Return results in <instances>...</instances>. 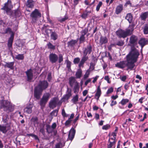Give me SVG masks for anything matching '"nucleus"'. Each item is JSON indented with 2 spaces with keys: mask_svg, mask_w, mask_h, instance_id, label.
Here are the masks:
<instances>
[{
  "mask_svg": "<svg viewBox=\"0 0 148 148\" xmlns=\"http://www.w3.org/2000/svg\"><path fill=\"white\" fill-rule=\"evenodd\" d=\"M139 55L138 51L134 47H132L130 52L126 56V61H123L117 63L115 64V66L121 69H123L127 66L128 69L132 70L135 66L134 63L137 62Z\"/></svg>",
  "mask_w": 148,
  "mask_h": 148,
  "instance_id": "nucleus-1",
  "label": "nucleus"
},
{
  "mask_svg": "<svg viewBox=\"0 0 148 148\" xmlns=\"http://www.w3.org/2000/svg\"><path fill=\"white\" fill-rule=\"evenodd\" d=\"M134 24L130 25L128 28L127 29L126 31H124L121 29L118 30L116 31V34L119 38H125L127 36L132 34L134 30Z\"/></svg>",
  "mask_w": 148,
  "mask_h": 148,
  "instance_id": "nucleus-2",
  "label": "nucleus"
},
{
  "mask_svg": "<svg viewBox=\"0 0 148 148\" xmlns=\"http://www.w3.org/2000/svg\"><path fill=\"white\" fill-rule=\"evenodd\" d=\"M1 108L3 109L4 111L8 112H12L13 110V108L10 102L8 101H4L2 103Z\"/></svg>",
  "mask_w": 148,
  "mask_h": 148,
  "instance_id": "nucleus-3",
  "label": "nucleus"
},
{
  "mask_svg": "<svg viewBox=\"0 0 148 148\" xmlns=\"http://www.w3.org/2000/svg\"><path fill=\"white\" fill-rule=\"evenodd\" d=\"M30 16L32 18V21L35 23L36 22L37 18L41 17V14L37 9H35L31 14Z\"/></svg>",
  "mask_w": 148,
  "mask_h": 148,
  "instance_id": "nucleus-4",
  "label": "nucleus"
},
{
  "mask_svg": "<svg viewBox=\"0 0 148 148\" xmlns=\"http://www.w3.org/2000/svg\"><path fill=\"white\" fill-rule=\"evenodd\" d=\"M50 94L49 93H45L40 101V104L41 106H44L50 98Z\"/></svg>",
  "mask_w": 148,
  "mask_h": 148,
  "instance_id": "nucleus-5",
  "label": "nucleus"
},
{
  "mask_svg": "<svg viewBox=\"0 0 148 148\" xmlns=\"http://www.w3.org/2000/svg\"><path fill=\"white\" fill-rule=\"evenodd\" d=\"M48 86V84L47 81H40L38 86L36 87L42 91L43 90L46 89Z\"/></svg>",
  "mask_w": 148,
  "mask_h": 148,
  "instance_id": "nucleus-6",
  "label": "nucleus"
},
{
  "mask_svg": "<svg viewBox=\"0 0 148 148\" xmlns=\"http://www.w3.org/2000/svg\"><path fill=\"white\" fill-rule=\"evenodd\" d=\"M12 7L11 1L10 0H8L7 2L5 4L4 6L1 9L5 10L8 12L10 11Z\"/></svg>",
  "mask_w": 148,
  "mask_h": 148,
  "instance_id": "nucleus-7",
  "label": "nucleus"
},
{
  "mask_svg": "<svg viewBox=\"0 0 148 148\" xmlns=\"http://www.w3.org/2000/svg\"><path fill=\"white\" fill-rule=\"evenodd\" d=\"M58 99L57 97L53 98L49 103V106L51 108H53L56 107Z\"/></svg>",
  "mask_w": 148,
  "mask_h": 148,
  "instance_id": "nucleus-8",
  "label": "nucleus"
},
{
  "mask_svg": "<svg viewBox=\"0 0 148 148\" xmlns=\"http://www.w3.org/2000/svg\"><path fill=\"white\" fill-rule=\"evenodd\" d=\"M49 60L51 63H55L58 60V56L56 54L51 53L49 56Z\"/></svg>",
  "mask_w": 148,
  "mask_h": 148,
  "instance_id": "nucleus-9",
  "label": "nucleus"
},
{
  "mask_svg": "<svg viewBox=\"0 0 148 148\" xmlns=\"http://www.w3.org/2000/svg\"><path fill=\"white\" fill-rule=\"evenodd\" d=\"M33 71L31 69L27 70L25 72V73L27 77V81L30 82L33 78Z\"/></svg>",
  "mask_w": 148,
  "mask_h": 148,
  "instance_id": "nucleus-10",
  "label": "nucleus"
},
{
  "mask_svg": "<svg viewBox=\"0 0 148 148\" xmlns=\"http://www.w3.org/2000/svg\"><path fill=\"white\" fill-rule=\"evenodd\" d=\"M92 51V47L91 45L89 44L85 48L83 51V54L87 55L88 54H90Z\"/></svg>",
  "mask_w": 148,
  "mask_h": 148,
  "instance_id": "nucleus-11",
  "label": "nucleus"
},
{
  "mask_svg": "<svg viewBox=\"0 0 148 148\" xmlns=\"http://www.w3.org/2000/svg\"><path fill=\"white\" fill-rule=\"evenodd\" d=\"M42 91L36 87V88L34 91V96L37 99H39L42 95Z\"/></svg>",
  "mask_w": 148,
  "mask_h": 148,
  "instance_id": "nucleus-12",
  "label": "nucleus"
},
{
  "mask_svg": "<svg viewBox=\"0 0 148 148\" xmlns=\"http://www.w3.org/2000/svg\"><path fill=\"white\" fill-rule=\"evenodd\" d=\"M148 43V39L145 38H141L139 41L138 43L143 48Z\"/></svg>",
  "mask_w": 148,
  "mask_h": 148,
  "instance_id": "nucleus-13",
  "label": "nucleus"
},
{
  "mask_svg": "<svg viewBox=\"0 0 148 148\" xmlns=\"http://www.w3.org/2000/svg\"><path fill=\"white\" fill-rule=\"evenodd\" d=\"M108 42V39L106 37L101 36L100 38L98 44L100 46H101L107 43Z\"/></svg>",
  "mask_w": 148,
  "mask_h": 148,
  "instance_id": "nucleus-14",
  "label": "nucleus"
},
{
  "mask_svg": "<svg viewBox=\"0 0 148 148\" xmlns=\"http://www.w3.org/2000/svg\"><path fill=\"white\" fill-rule=\"evenodd\" d=\"M88 57L87 56V55L83 54V56L79 64V67L80 68L81 67H83L84 64L85 62L88 60Z\"/></svg>",
  "mask_w": 148,
  "mask_h": 148,
  "instance_id": "nucleus-15",
  "label": "nucleus"
},
{
  "mask_svg": "<svg viewBox=\"0 0 148 148\" xmlns=\"http://www.w3.org/2000/svg\"><path fill=\"white\" fill-rule=\"evenodd\" d=\"M75 133V130L74 128H72L70 130L68 135V138L71 141L74 138Z\"/></svg>",
  "mask_w": 148,
  "mask_h": 148,
  "instance_id": "nucleus-16",
  "label": "nucleus"
},
{
  "mask_svg": "<svg viewBox=\"0 0 148 148\" xmlns=\"http://www.w3.org/2000/svg\"><path fill=\"white\" fill-rule=\"evenodd\" d=\"M69 81L70 85L71 87H73V86H74L76 84L78 83L77 82L75 77H71L69 78Z\"/></svg>",
  "mask_w": 148,
  "mask_h": 148,
  "instance_id": "nucleus-17",
  "label": "nucleus"
},
{
  "mask_svg": "<svg viewBox=\"0 0 148 148\" xmlns=\"http://www.w3.org/2000/svg\"><path fill=\"white\" fill-rule=\"evenodd\" d=\"M33 106L31 104H29L27 106L24 110V112H26L28 114H30L32 112V108Z\"/></svg>",
  "mask_w": 148,
  "mask_h": 148,
  "instance_id": "nucleus-18",
  "label": "nucleus"
},
{
  "mask_svg": "<svg viewBox=\"0 0 148 148\" xmlns=\"http://www.w3.org/2000/svg\"><path fill=\"white\" fill-rule=\"evenodd\" d=\"M13 39V35L12 34L9 38L8 43V47L10 50H11V48H12V46Z\"/></svg>",
  "mask_w": 148,
  "mask_h": 148,
  "instance_id": "nucleus-19",
  "label": "nucleus"
},
{
  "mask_svg": "<svg viewBox=\"0 0 148 148\" xmlns=\"http://www.w3.org/2000/svg\"><path fill=\"white\" fill-rule=\"evenodd\" d=\"M148 16V12H146L141 14L140 18L141 20L145 21Z\"/></svg>",
  "mask_w": 148,
  "mask_h": 148,
  "instance_id": "nucleus-20",
  "label": "nucleus"
},
{
  "mask_svg": "<svg viewBox=\"0 0 148 148\" xmlns=\"http://www.w3.org/2000/svg\"><path fill=\"white\" fill-rule=\"evenodd\" d=\"M137 37L135 35H132L130 38V42L131 44H134L137 42Z\"/></svg>",
  "mask_w": 148,
  "mask_h": 148,
  "instance_id": "nucleus-21",
  "label": "nucleus"
},
{
  "mask_svg": "<svg viewBox=\"0 0 148 148\" xmlns=\"http://www.w3.org/2000/svg\"><path fill=\"white\" fill-rule=\"evenodd\" d=\"M51 32V39L54 40H57L58 38V35L55 32H51L52 29H49Z\"/></svg>",
  "mask_w": 148,
  "mask_h": 148,
  "instance_id": "nucleus-22",
  "label": "nucleus"
},
{
  "mask_svg": "<svg viewBox=\"0 0 148 148\" xmlns=\"http://www.w3.org/2000/svg\"><path fill=\"white\" fill-rule=\"evenodd\" d=\"M123 5L120 4L118 5L116 9L115 13L117 14H118L120 13L123 10Z\"/></svg>",
  "mask_w": 148,
  "mask_h": 148,
  "instance_id": "nucleus-23",
  "label": "nucleus"
},
{
  "mask_svg": "<svg viewBox=\"0 0 148 148\" xmlns=\"http://www.w3.org/2000/svg\"><path fill=\"white\" fill-rule=\"evenodd\" d=\"M101 94V90L100 89V86H98L97 87V91L95 95V98L97 100H99Z\"/></svg>",
  "mask_w": 148,
  "mask_h": 148,
  "instance_id": "nucleus-24",
  "label": "nucleus"
},
{
  "mask_svg": "<svg viewBox=\"0 0 148 148\" xmlns=\"http://www.w3.org/2000/svg\"><path fill=\"white\" fill-rule=\"evenodd\" d=\"M5 64L4 66L5 67H7L10 69H14L13 65L14 64V62H5Z\"/></svg>",
  "mask_w": 148,
  "mask_h": 148,
  "instance_id": "nucleus-25",
  "label": "nucleus"
},
{
  "mask_svg": "<svg viewBox=\"0 0 148 148\" xmlns=\"http://www.w3.org/2000/svg\"><path fill=\"white\" fill-rule=\"evenodd\" d=\"M115 140H114L112 142L110 141V139L109 140L108 143L107 144L108 148H115Z\"/></svg>",
  "mask_w": 148,
  "mask_h": 148,
  "instance_id": "nucleus-26",
  "label": "nucleus"
},
{
  "mask_svg": "<svg viewBox=\"0 0 148 148\" xmlns=\"http://www.w3.org/2000/svg\"><path fill=\"white\" fill-rule=\"evenodd\" d=\"M125 18L130 23H131L132 21L133 16L131 13H128L127 14L125 17Z\"/></svg>",
  "mask_w": 148,
  "mask_h": 148,
  "instance_id": "nucleus-27",
  "label": "nucleus"
},
{
  "mask_svg": "<svg viewBox=\"0 0 148 148\" xmlns=\"http://www.w3.org/2000/svg\"><path fill=\"white\" fill-rule=\"evenodd\" d=\"M78 98V95L77 94L75 96L73 97V98L71 100V101L74 104H77L79 100Z\"/></svg>",
  "mask_w": 148,
  "mask_h": 148,
  "instance_id": "nucleus-28",
  "label": "nucleus"
},
{
  "mask_svg": "<svg viewBox=\"0 0 148 148\" xmlns=\"http://www.w3.org/2000/svg\"><path fill=\"white\" fill-rule=\"evenodd\" d=\"M34 1L32 0H28L27 2L26 6L29 8H32L34 6Z\"/></svg>",
  "mask_w": 148,
  "mask_h": 148,
  "instance_id": "nucleus-29",
  "label": "nucleus"
},
{
  "mask_svg": "<svg viewBox=\"0 0 148 148\" xmlns=\"http://www.w3.org/2000/svg\"><path fill=\"white\" fill-rule=\"evenodd\" d=\"M0 131L1 132L3 133H5L7 132V127L6 126L0 125Z\"/></svg>",
  "mask_w": 148,
  "mask_h": 148,
  "instance_id": "nucleus-30",
  "label": "nucleus"
},
{
  "mask_svg": "<svg viewBox=\"0 0 148 148\" xmlns=\"http://www.w3.org/2000/svg\"><path fill=\"white\" fill-rule=\"evenodd\" d=\"M74 92L75 94H77L79 90V83L76 84L74 86L73 89Z\"/></svg>",
  "mask_w": 148,
  "mask_h": 148,
  "instance_id": "nucleus-31",
  "label": "nucleus"
},
{
  "mask_svg": "<svg viewBox=\"0 0 148 148\" xmlns=\"http://www.w3.org/2000/svg\"><path fill=\"white\" fill-rule=\"evenodd\" d=\"M143 32L144 34L145 35L148 34V24H145L143 28Z\"/></svg>",
  "mask_w": 148,
  "mask_h": 148,
  "instance_id": "nucleus-32",
  "label": "nucleus"
},
{
  "mask_svg": "<svg viewBox=\"0 0 148 148\" xmlns=\"http://www.w3.org/2000/svg\"><path fill=\"white\" fill-rule=\"evenodd\" d=\"M82 71L81 69H79L76 73V77L77 78H79L82 76Z\"/></svg>",
  "mask_w": 148,
  "mask_h": 148,
  "instance_id": "nucleus-33",
  "label": "nucleus"
},
{
  "mask_svg": "<svg viewBox=\"0 0 148 148\" xmlns=\"http://www.w3.org/2000/svg\"><path fill=\"white\" fill-rule=\"evenodd\" d=\"M8 33L11 34V35L12 34H13L14 35L13 32H12L11 29L9 27H8L6 28L4 31V32L3 33V34H5Z\"/></svg>",
  "mask_w": 148,
  "mask_h": 148,
  "instance_id": "nucleus-34",
  "label": "nucleus"
},
{
  "mask_svg": "<svg viewBox=\"0 0 148 148\" xmlns=\"http://www.w3.org/2000/svg\"><path fill=\"white\" fill-rule=\"evenodd\" d=\"M24 57L23 54H18L16 55L15 58L19 60H22L24 59Z\"/></svg>",
  "mask_w": 148,
  "mask_h": 148,
  "instance_id": "nucleus-35",
  "label": "nucleus"
},
{
  "mask_svg": "<svg viewBox=\"0 0 148 148\" xmlns=\"http://www.w3.org/2000/svg\"><path fill=\"white\" fill-rule=\"evenodd\" d=\"M64 146V143L63 144L61 142H59L57 143L55 145V148H62Z\"/></svg>",
  "mask_w": 148,
  "mask_h": 148,
  "instance_id": "nucleus-36",
  "label": "nucleus"
},
{
  "mask_svg": "<svg viewBox=\"0 0 148 148\" xmlns=\"http://www.w3.org/2000/svg\"><path fill=\"white\" fill-rule=\"evenodd\" d=\"M48 48L50 49L54 50L55 49V46L53 45L51 42H49L47 44Z\"/></svg>",
  "mask_w": 148,
  "mask_h": 148,
  "instance_id": "nucleus-37",
  "label": "nucleus"
},
{
  "mask_svg": "<svg viewBox=\"0 0 148 148\" xmlns=\"http://www.w3.org/2000/svg\"><path fill=\"white\" fill-rule=\"evenodd\" d=\"M47 132L48 134L52 133L53 130V129L49 125L47 126Z\"/></svg>",
  "mask_w": 148,
  "mask_h": 148,
  "instance_id": "nucleus-38",
  "label": "nucleus"
},
{
  "mask_svg": "<svg viewBox=\"0 0 148 148\" xmlns=\"http://www.w3.org/2000/svg\"><path fill=\"white\" fill-rule=\"evenodd\" d=\"M129 101V100L128 99H123L120 102L122 105H124L126 104Z\"/></svg>",
  "mask_w": 148,
  "mask_h": 148,
  "instance_id": "nucleus-39",
  "label": "nucleus"
},
{
  "mask_svg": "<svg viewBox=\"0 0 148 148\" xmlns=\"http://www.w3.org/2000/svg\"><path fill=\"white\" fill-rule=\"evenodd\" d=\"M45 126L44 125H42L40 126V132H41L42 134L43 135H45V132L44 130Z\"/></svg>",
  "mask_w": 148,
  "mask_h": 148,
  "instance_id": "nucleus-40",
  "label": "nucleus"
},
{
  "mask_svg": "<svg viewBox=\"0 0 148 148\" xmlns=\"http://www.w3.org/2000/svg\"><path fill=\"white\" fill-rule=\"evenodd\" d=\"M77 42L76 40H72L68 42V45L71 46H73Z\"/></svg>",
  "mask_w": 148,
  "mask_h": 148,
  "instance_id": "nucleus-41",
  "label": "nucleus"
},
{
  "mask_svg": "<svg viewBox=\"0 0 148 148\" xmlns=\"http://www.w3.org/2000/svg\"><path fill=\"white\" fill-rule=\"evenodd\" d=\"M90 72V69H88L87 70L84 76V79H86L88 77Z\"/></svg>",
  "mask_w": 148,
  "mask_h": 148,
  "instance_id": "nucleus-42",
  "label": "nucleus"
},
{
  "mask_svg": "<svg viewBox=\"0 0 148 148\" xmlns=\"http://www.w3.org/2000/svg\"><path fill=\"white\" fill-rule=\"evenodd\" d=\"M58 62L61 63L63 61V57L62 55L61 54H60L58 55Z\"/></svg>",
  "mask_w": 148,
  "mask_h": 148,
  "instance_id": "nucleus-43",
  "label": "nucleus"
},
{
  "mask_svg": "<svg viewBox=\"0 0 148 148\" xmlns=\"http://www.w3.org/2000/svg\"><path fill=\"white\" fill-rule=\"evenodd\" d=\"M102 3L101 1L99 2L96 8V10L97 11H98L99 10L100 7L102 6Z\"/></svg>",
  "mask_w": 148,
  "mask_h": 148,
  "instance_id": "nucleus-44",
  "label": "nucleus"
},
{
  "mask_svg": "<svg viewBox=\"0 0 148 148\" xmlns=\"http://www.w3.org/2000/svg\"><path fill=\"white\" fill-rule=\"evenodd\" d=\"M58 110H53L51 113V114L52 116H56L57 115Z\"/></svg>",
  "mask_w": 148,
  "mask_h": 148,
  "instance_id": "nucleus-45",
  "label": "nucleus"
},
{
  "mask_svg": "<svg viewBox=\"0 0 148 148\" xmlns=\"http://www.w3.org/2000/svg\"><path fill=\"white\" fill-rule=\"evenodd\" d=\"M88 32V30L86 29H85L83 30L81 32V35L84 36L87 34Z\"/></svg>",
  "mask_w": 148,
  "mask_h": 148,
  "instance_id": "nucleus-46",
  "label": "nucleus"
},
{
  "mask_svg": "<svg viewBox=\"0 0 148 148\" xmlns=\"http://www.w3.org/2000/svg\"><path fill=\"white\" fill-rule=\"evenodd\" d=\"M66 94L67 95H68V96L70 97L72 95L71 93V89H69V88H67V90L66 92Z\"/></svg>",
  "mask_w": 148,
  "mask_h": 148,
  "instance_id": "nucleus-47",
  "label": "nucleus"
},
{
  "mask_svg": "<svg viewBox=\"0 0 148 148\" xmlns=\"http://www.w3.org/2000/svg\"><path fill=\"white\" fill-rule=\"evenodd\" d=\"M38 118L37 117H32L31 119V121L34 123V124L37 123Z\"/></svg>",
  "mask_w": 148,
  "mask_h": 148,
  "instance_id": "nucleus-48",
  "label": "nucleus"
},
{
  "mask_svg": "<svg viewBox=\"0 0 148 148\" xmlns=\"http://www.w3.org/2000/svg\"><path fill=\"white\" fill-rule=\"evenodd\" d=\"M66 67L69 69L71 68V63L68 60H66Z\"/></svg>",
  "mask_w": 148,
  "mask_h": 148,
  "instance_id": "nucleus-49",
  "label": "nucleus"
},
{
  "mask_svg": "<svg viewBox=\"0 0 148 148\" xmlns=\"http://www.w3.org/2000/svg\"><path fill=\"white\" fill-rule=\"evenodd\" d=\"M80 58L78 57L75 58L73 60V62L75 64H78L80 61Z\"/></svg>",
  "mask_w": 148,
  "mask_h": 148,
  "instance_id": "nucleus-50",
  "label": "nucleus"
},
{
  "mask_svg": "<svg viewBox=\"0 0 148 148\" xmlns=\"http://www.w3.org/2000/svg\"><path fill=\"white\" fill-rule=\"evenodd\" d=\"M85 37L84 36H81L79 38V41L80 43H82L84 41Z\"/></svg>",
  "mask_w": 148,
  "mask_h": 148,
  "instance_id": "nucleus-51",
  "label": "nucleus"
},
{
  "mask_svg": "<svg viewBox=\"0 0 148 148\" xmlns=\"http://www.w3.org/2000/svg\"><path fill=\"white\" fill-rule=\"evenodd\" d=\"M124 44V42L122 41H118L116 45L119 46H122Z\"/></svg>",
  "mask_w": 148,
  "mask_h": 148,
  "instance_id": "nucleus-52",
  "label": "nucleus"
},
{
  "mask_svg": "<svg viewBox=\"0 0 148 148\" xmlns=\"http://www.w3.org/2000/svg\"><path fill=\"white\" fill-rule=\"evenodd\" d=\"M110 125H109L107 124L106 125H103L102 127V129L103 130H107L110 128Z\"/></svg>",
  "mask_w": 148,
  "mask_h": 148,
  "instance_id": "nucleus-53",
  "label": "nucleus"
},
{
  "mask_svg": "<svg viewBox=\"0 0 148 148\" xmlns=\"http://www.w3.org/2000/svg\"><path fill=\"white\" fill-rule=\"evenodd\" d=\"M113 89L112 87H111L110 88H109L107 91L106 93L107 94L113 92Z\"/></svg>",
  "mask_w": 148,
  "mask_h": 148,
  "instance_id": "nucleus-54",
  "label": "nucleus"
},
{
  "mask_svg": "<svg viewBox=\"0 0 148 148\" xmlns=\"http://www.w3.org/2000/svg\"><path fill=\"white\" fill-rule=\"evenodd\" d=\"M62 114L64 117H66L68 116L66 114L64 109H63L62 111Z\"/></svg>",
  "mask_w": 148,
  "mask_h": 148,
  "instance_id": "nucleus-55",
  "label": "nucleus"
},
{
  "mask_svg": "<svg viewBox=\"0 0 148 148\" xmlns=\"http://www.w3.org/2000/svg\"><path fill=\"white\" fill-rule=\"evenodd\" d=\"M90 69V71H92L94 69V66L93 65V64L92 63H91L90 64V67L89 69Z\"/></svg>",
  "mask_w": 148,
  "mask_h": 148,
  "instance_id": "nucleus-56",
  "label": "nucleus"
},
{
  "mask_svg": "<svg viewBox=\"0 0 148 148\" xmlns=\"http://www.w3.org/2000/svg\"><path fill=\"white\" fill-rule=\"evenodd\" d=\"M71 120H70V119H68L66 121L65 123V125L66 126L68 125L71 123Z\"/></svg>",
  "mask_w": 148,
  "mask_h": 148,
  "instance_id": "nucleus-57",
  "label": "nucleus"
},
{
  "mask_svg": "<svg viewBox=\"0 0 148 148\" xmlns=\"http://www.w3.org/2000/svg\"><path fill=\"white\" fill-rule=\"evenodd\" d=\"M15 14L16 16H19L21 15V13L19 10H17L15 11Z\"/></svg>",
  "mask_w": 148,
  "mask_h": 148,
  "instance_id": "nucleus-58",
  "label": "nucleus"
},
{
  "mask_svg": "<svg viewBox=\"0 0 148 148\" xmlns=\"http://www.w3.org/2000/svg\"><path fill=\"white\" fill-rule=\"evenodd\" d=\"M88 16V13H84L82 15V18H86Z\"/></svg>",
  "mask_w": 148,
  "mask_h": 148,
  "instance_id": "nucleus-59",
  "label": "nucleus"
},
{
  "mask_svg": "<svg viewBox=\"0 0 148 148\" xmlns=\"http://www.w3.org/2000/svg\"><path fill=\"white\" fill-rule=\"evenodd\" d=\"M70 97L69 96H68V95H67L66 94H65V95H64L63 97V99L64 100H66L69 99V98Z\"/></svg>",
  "mask_w": 148,
  "mask_h": 148,
  "instance_id": "nucleus-60",
  "label": "nucleus"
},
{
  "mask_svg": "<svg viewBox=\"0 0 148 148\" xmlns=\"http://www.w3.org/2000/svg\"><path fill=\"white\" fill-rule=\"evenodd\" d=\"M120 79L122 81H125L127 79V77L126 76H123L122 77H120Z\"/></svg>",
  "mask_w": 148,
  "mask_h": 148,
  "instance_id": "nucleus-61",
  "label": "nucleus"
},
{
  "mask_svg": "<svg viewBox=\"0 0 148 148\" xmlns=\"http://www.w3.org/2000/svg\"><path fill=\"white\" fill-rule=\"evenodd\" d=\"M130 82H129L128 83H127L125 84L124 86V88H125V89L126 90H127L128 89V87H129V86L128 85L130 84Z\"/></svg>",
  "mask_w": 148,
  "mask_h": 148,
  "instance_id": "nucleus-62",
  "label": "nucleus"
},
{
  "mask_svg": "<svg viewBox=\"0 0 148 148\" xmlns=\"http://www.w3.org/2000/svg\"><path fill=\"white\" fill-rule=\"evenodd\" d=\"M80 0H74V5L75 6L77 5L78 3L79 2Z\"/></svg>",
  "mask_w": 148,
  "mask_h": 148,
  "instance_id": "nucleus-63",
  "label": "nucleus"
},
{
  "mask_svg": "<svg viewBox=\"0 0 148 148\" xmlns=\"http://www.w3.org/2000/svg\"><path fill=\"white\" fill-rule=\"evenodd\" d=\"M88 93V91L87 90H84L83 92V95L84 96L86 95Z\"/></svg>",
  "mask_w": 148,
  "mask_h": 148,
  "instance_id": "nucleus-64",
  "label": "nucleus"
}]
</instances>
